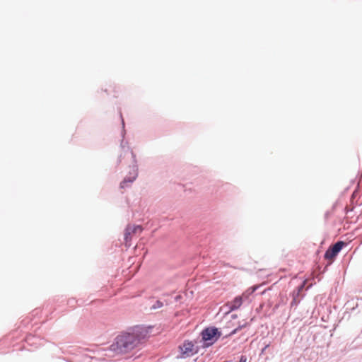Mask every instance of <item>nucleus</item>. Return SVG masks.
I'll use <instances>...</instances> for the list:
<instances>
[{
  "instance_id": "39448f33",
  "label": "nucleus",
  "mask_w": 362,
  "mask_h": 362,
  "mask_svg": "<svg viewBox=\"0 0 362 362\" xmlns=\"http://www.w3.org/2000/svg\"><path fill=\"white\" fill-rule=\"evenodd\" d=\"M218 329L216 328H206L202 332V339L205 341L216 340Z\"/></svg>"
},
{
  "instance_id": "20e7f679",
  "label": "nucleus",
  "mask_w": 362,
  "mask_h": 362,
  "mask_svg": "<svg viewBox=\"0 0 362 362\" xmlns=\"http://www.w3.org/2000/svg\"><path fill=\"white\" fill-rule=\"evenodd\" d=\"M248 298V294L243 293L241 296L235 297L233 300L228 302L226 306L229 308V311H233L238 309L243 304V300Z\"/></svg>"
},
{
  "instance_id": "7ed1b4c3",
  "label": "nucleus",
  "mask_w": 362,
  "mask_h": 362,
  "mask_svg": "<svg viewBox=\"0 0 362 362\" xmlns=\"http://www.w3.org/2000/svg\"><path fill=\"white\" fill-rule=\"evenodd\" d=\"M182 357H188L195 354L197 352L194 344L192 341H185L180 346Z\"/></svg>"
},
{
  "instance_id": "f03ea898",
  "label": "nucleus",
  "mask_w": 362,
  "mask_h": 362,
  "mask_svg": "<svg viewBox=\"0 0 362 362\" xmlns=\"http://www.w3.org/2000/svg\"><path fill=\"white\" fill-rule=\"evenodd\" d=\"M345 243L343 241H339L337 243H335L333 246L330 247L326 251L325 254V259H329L330 260V262H332V260L338 255V253L340 252V250L342 249Z\"/></svg>"
},
{
  "instance_id": "423d86ee",
  "label": "nucleus",
  "mask_w": 362,
  "mask_h": 362,
  "mask_svg": "<svg viewBox=\"0 0 362 362\" xmlns=\"http://www.w3.org/2000/svg\"><path fill=\"white\" fill-rule=\"evenodd\" d=\"M142 228L140 226H128L125 230L124 239L127 243L131 240V235L138 232L141 233Z\"/></svg>"
},
{
  "instance_id": "1a4fd4ad",
  "label": "nucleus",
  "mask_w": 362,
  "mask_h": 362,
  "mask_svg": "<svg viewBox=\"0 0 362 362\" xmlns=\"http://www.w3.org/2000/svg\"><path fill=\"white\" fill-rule=\"evenodd\" d=\"M245 361H246V358L244 357H241L240 362H245Z\"/></svg>"
},
{
  "instance_id": "9d476101",
  "label": "nucleus",
  "mask_w": 362,
  "mask_h": 362,
  "mask_svg": "<svg viewBox=\"0 0 362 362\" xmlns=\"http://www.w3.org/2000/svg\"><path fill=\"white\" fill-rule=\"evenodd\" d=\"M293 305H296V300H293L291 303V305L293 306Z\"/></svg>"
},
{
  "instance_id": "6e6552de",
  "label": "nucleus",
  "mask_w": 362,
  "mask_h": 362,
  "mask_svg": "<svg viewBox=\"0 0 362 362\" xmlns=\"http://www.w3.org/2000/svg\"><path fill=\"white\" fill-rule=\"evenodd\" d=\"M134 179H135V177H134V179H133V180H127V179H124V180L121 182V184H120L121 187L124 188V187L126 186V184H127V182H133V180H134Z\"/></svg>"
},
{
  "instance_id": "0eeeda50",
  "label": "nucleus",
  "mask_w": 362,
  "mask_h": 362,
  "mask_svg": "<svg viewBox=\"0 0 362 362\" xmlns=\"http://www.w3.org/2000/svg\"><path fill=\"white\" fill-rule=\"evenodd\" d=\"M163 303L161 301L157 300L156 303L153 305V309L160 308L163 307Z\"/></svg>"
},
{
  "instance_id": "f257e3e1",
  "label": "nucleus",
  "mask_w": 362,
  "mask_h": 362,
  "mask_svg": "<svg viewBox=\"0 0 362 362\" xmlns=\"http://www.w3.org/2000/svg\"><path fill=\"white\" fill-rule=\"evenodd\" d=\"M146 327H135L129 332L119 334L110 346V350L117 354H127L138 347L148 337Z\"/></svg>"
}]
</instances>
